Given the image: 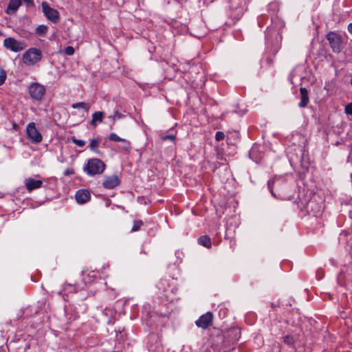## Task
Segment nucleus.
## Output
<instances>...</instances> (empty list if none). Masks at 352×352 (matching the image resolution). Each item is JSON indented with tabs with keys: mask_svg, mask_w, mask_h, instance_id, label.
Segmentation results:
<instances>
[{
	"mask_svg": "<svg viewBox=\"0 0 352 352\" xmlns=\"http://www.w3.org/2000/svg\"><path fill=\"white\" fill-rule=\"evenodd\" d=\"M106 168L104 162L98 158L88 160L83 168V170L89 176L102 174Z\"/></svg>",
	"mask_w": 352,
	"mask_h": 352,
	"instance_id": "1",
	"label": "nucleus"
},
{
	"mask_svg": "<svg viewBox=\"0 0 352 352\" xmlns=\"http://www.w3.org/2000/svg\"><path fill=\"white\" fill-rule=\"evenodd\" d=\"M42 58V52L39 49L32 47L28 49L23 56L24 64L28 66L34 65Z\"/></svg>",
	"mask_w": 352,
	"mask_h": 352,
	"instance_id": "2",
	"label": "nucleus"
},
{
	"mask_svg": "<svg viewBox=\"0 0 352 352\" xmlns=\"http://www.w3.org/2000/svg\"><path fill=\"white\" fill-rule=\"evenodd\" d=\"M46 93L45 86L38 82H32L28 87V94L34 101H41Z\"/></svg>",
	"mask_w": 352,
	"mask_h": 352,
	"instance_id": "3",
	"label": "nucleus"
},
{
	"mask_svg": "<svg viewBox=\"0 0 352 352\" xmlns=\"http://www.w3.org/2000/svg\"><path fill=\"white\" fill-rule=\"evenodd\" d=\"M326 38L333 52L335 53L340 52L342 43V36L335 32H329L327 34Z\"/></svg>",
	"mask_w": 352,
	"mask_h": 352,
	"instance_id": "4",
	"label": "nucleus"
},
{
	"mask_svg": "<svg viewBox=\"0 0 352 352\" xmlns=\"http://www.w3.org/2000/svg\"><path fill=\"white\" fill-rule=\"evenodd\" d=\"M4 47L14 52H19L25 49L24 43L19 41L12 37L6 38L3 41Z\"/></svg>",
	"mask_w": 352,
	"mask_h": 352,
	"instance_id": "5",
	"label": "nucleus"
},
{
	"mask_svg": "<svg viewBox=\"0 0 352 352\" xmlns=\"http://www.w3.org/2000/svg\"><path fill=\"white\" fill-rule=\"evenodd\" d=\"M28 138L34 143H38L42 141V135L36 128L34 122H30L28 124L27 129Z\"/></svg>",
	"mask_w": 352,
	"mask_h": 352,
	"instance_id": "6",
	"label": "nucleus"
},
{
	"mask_svg": "<svg viewBox=\"0 0 352 352\" xmlns=\"http://www.w3.org/2000/svg\"><path fill=\"white\" fill-rule=\"evenodd\" d=\"M41 6L43 13L49 20L54 23L59 21V14L56 10L52 8L46 2H43Z\"/></svg>",
	"mask_w": 352,
	"mask_h": 352,
	"instance_id": "7",
	"label": "nucleus"
},
{
	"mask_svg": "<svg viewBox=\"0 0 352 352\" xmlns=\"http://www.w3.org/2000/svg\"><path fill=\"white\" fill-rule=\"evenodd\" d=\"M120 184V179L116 175L104 176L102 186L106 189H113Z\"/></svg>",
	"mask_w": 352,
	"mask_h": 352,
	"instance_id": "8",
	"label": "nucleus"
},
{
	"mask_svg": "<svg viewBox=\"0 0 352 352\" xmlns=\"http://www.w3.org/2000/svg\"><path fill=\"white\" fill-rule=\"evenodd\" d=\"M212 314L211 312H207L206 314L200 316L199 318L195 322V324L198 327L206 329L212 324Z\"/></svg>",
	"mask_w": 352,
	"mask_h": 352,
	"instance_id": "9",
	"label": "nucleus"
},
{
	"mask_svg": "<svg viewBox=\"0 0 352 352\" xmlns=\"http://www.w3.org/2000/svg\"><path fill=\"white\" fill-rule=\"evenodd\" d=\"M43 185V181L28 177L25 181V186L28 192L40 188Z\"/></svg>",
	"mask_w": 352,
	"mask_h": 352,
	"instance_id": "10",
	"label": "nucleus"
},
{
	"mask_svg": "<svg viewBox=\"0 0 352 352\" xmlns=\"http://www.w3.org/2000/svg\"><path fill=\"white\" fill-rule=\"evenodd\" d=\"M23 1L27 3H30L31 2L30 0H10L6 10V13L8 14H14L21 6Z\"/></svg>",
	"mask_w": 352,
	"mask_h": 352,
	"instance_id": "11",
	"label": "nucleus"
},
{
	"mask_svg": "<svg viewBox=\"0 0 352 352\" xmlns=\"http://www.w3.org/2000/svg\"><path fill=\"white\" fill-rule=\"evenodd\" d=\"M76 200L78 204H85L87 202L90 198L91 195L88 190L86 189H80L78 190L75 195Z\"/></svg>",
	"mask_w": 352,
	"mask_h": 352,
	"instance_id": "12",
	"label": "nucleus"
},
{
	"mask_svg": "<svg viewBox=\"0 0 352 352\" xmlns=\"http://www.w3.org/2000/svg\"><path fill=\"white\" fill-rule=\"evenodd\" d=\"M300 102H299L298 106L301 108L306 107L309 102L308 91L305 87H300Z\"/></svg>",
	"mask_w": 352,
	"mask_h": 352,
	"instance_id": "13",
	"label": "nucleus"
},
{
	"mask_svg": "<svg viewBox=\"0 0 352 352\" xmlns=\"http://www.w3.org/2000/svg\"><path fill=\"white\" fill-rule=\"evenodd\" d=\"M98 274V272L94 270H85L82 272V278L85 282H92L97 278Z\"/></svg>",
	"mask_w": 352,
	"mask_h": 352,
	"instance_id": "14",
	"label": "nucleus"
},
{
	"mask_svg": "<svg viewBox=\"0 0 352 352\" xmlns=\"http://www.w3.org/2000/svg\"><path fill=\"white\" fill-rule=\"evenodd\" d=\"M104 118V113L102 111H96L92 115V119L90 122V124L94 127L97 126V122H102Z\"/></svg>",
	"mask_w": 352,
	"mask_h": 352,
	"instance_id": "15",
	"label": "nucleus"
},
{
	"mask_svg": "<svg viewBox=\"0 0 352 352\" xmlns=\"http://www.w3.org/2000/svg\"><path fill=\"white\" fill-rule=\"evenodd\" d=\"M100 144V140L98 138H93L90 140L89 147L90 150L95 153H98V147Z\"/></svg>",
	"mask_w": 352,
	"mask_h": 352,
	"instance_id": "16",
	"label": "nucleus"
},
{
	"mask_svg": "<svg viewBox=\"0 0 352 352\" xmlns=\"http://www.w3.org/2000/svg\"><path fill=\"white\" fill-rule=\"evenodd\" d=\"M198 243H199V244H200L206 248H210L212 245V242H211L210 238L206 235L201 236L198 239Z\"/></svg>",
	"mask_w": 352,
	"mask_h": 352,
	"instance_id": "17",
	"label": "nucleus"
},
{
	"mask_svg": "<svg viewBox=\"0 0 352 352\" xmlns=\"http://www.w3.org/2000/svg\"><path fill=\"white\" fill-rule=\"evenodd\" d=\"M73 109H83L86 112H88L90 109V104L84 102L74 103L72 105Z\"/></svg>",
	"mask_w": 352,
	"mask_h": 352,
	"instance_id": "18",
	"label": "nucleus"
},
{
	"mask_svg": "<svg viewBox=\"0 0 352 352\" xmlns=\"http://www.w3.org/2000/svg\"><path fill=\"white\" fill-rule=\"evenodd\" d=\"M47 32V27L44 25H38L36 29V33L38 35L43 36L45 35Z\"/></svg>",
	"mask_w": 352,
	"mask_h": 352,
	"instance_id": "19",
	"label": "nucleus"
},
{
	"mask_svg": "<svg viewBox=\"0 0 352 352\" xmlns=\"http://www.w3.org/2000/svg\"><path fill=\"white\" fill-rule=\"evenodd\" d=\"M109 139L110 141H112V142H122L124 139L119 137L116 133H111L110 135H109Z\"/></svg>",
	"mask_w": 352,
	"mask_h": 352,
	"instance_id": "20",
	"label": "nucleus"
},
{
	"mask_svg": "<svg viewBox=\"0 0 352 352\" xmlns=\"http://www.w3.org/2000/svg\"><path fill=\"white\" fill-rule=\"evenodd\" d=\"M142 225H143L142 221H141V220L134 221L133 227L131 228V232H136V231L139 230Z\"/></svg>",
	"mask_w": 352,
	"mask_h": 352,
	"instance_id": "21",
	"label": "nucleus"
},
{
	"mask_svg": "<svg viewBox=\"0 0 352 352\" xmlns=\"http://www.w3.org/2000/svg\"><path fill=\"white\" fill-rule=\"evenodd\" d=\"M72 141L73 143H74L76 145H77L79 147H82L85 145V141L82 140H78L76 138V137L73 136L72 137Z\"/></svg>",
	"mask_w": 352,
	"mask_h": 352,
	"instance_id": "22",
	"label": "nucleus"
},
{
	"mask_svg": "<svg viewBox=\"0 0 352 352\" xmlns=\"http://www.w3.org/2000/svg\"><path fill=\"white\" fill-rule=\"evenodd\" d=\"M123 145L121 146V148L126 151H129L131 149V142L125 139L122 142Z\"/></svg>",
	"mask_w": 352,
	"mask_h": 352,
	"instance_id": "23",
	"label": "nucleus"
},
{
	"mask_svg": "<svg viewBox=\"0 0 352 352\" xmlns=\"http://www.w3.org/2000/svg\"><path fill=\"white\" fill-rule=\"evenodd\" d=\"M175 139H176V136H175V135H173V134H171V135H162V136H161V140H162L163 142L170 140V141H171L172 142H175Z\"/></svg>",
	"mask_w": 352,
	"mask_h": 352,
	"instance_id": "24",
	"label": "nucleus"
},
{
	"mask_svg": "<svg viewBox=\"0 0 352 352\" xmlns=\"http://www.w3.org/2000/svg\"><path fill=\"white\" fill-rule=\"evenodd\" d=\"M6 77H7V74H6V72L3 69H0V86L2 85L6 80Z\"/></svg>",
	"mask_w": 352,
	"mask_h": 352,
	"instance_id": "25",
	"label": "nucleus"
},
{
	"mask_svg": "<svg viewBox=\"0 0 352 352\" xmlns=\"http://www.w3.org/2000/svg\"><path fill=\"white\" fill-rule=\"evenodd\" d=\"M225 138V134L222 131H217L215 134V140L217 141H221L223 140Z\"/></svg>",
	"mask_w": 352,
	"mask_h": 352,
	"instance_id": "26",
	"label": "nucleus"
},
{
	"mask_svg": "<svg viewBox=\"0 0 352 352\" xmlns=\"http://www.w3.org/2000/svg\"><path fill=\"white\" fill-rule=\"evenodd\" d=\"M344 112L347 115H352V103H349L345 106Z\"/></svg>",
	"mask_w": 352,
	"mask_h": 352,
	"instance_id": "27",
	"label": "nucleus"
},
{
	"mask_svg": "<svg viewBox=\"0 0 352 352\" xmlns=\"http://www.w3.org/2000/svg\"><path fill=\"white\" fill-rule=\"evenodd\" d=\"M65 52L67 55L72 56L74 54V48L72 46H67L65 49Z\"/></svg>",
	"mask_w": 352,
	"mask_h": 352,
	"instance_id": "28",
	"label": "nucleus"
},
{
	"mask_svg": "<svg viewBox=\"0 0 352 352\" xmlns=\"http://www.w3.org/2000/svg\"><path fill=\"white\" fill-rule=\"evenodd\" d=\"M284 342L287 343V344H292L294 343V339L290 336H286L283 338Z\"/></svg>",
	"mask_w": 352,
	"mask_h": 352,
	"instance_id": "29",
	"label": "nucleus"
},
{
	"mask_svg": "<svg viewBox=\"0 0 352 352\" xmlns=\"http://www.w3.org/2000/svg\"><path fill=\"white\" fill-rule=\"evenodd\" d=\"M75 173V171L73 168H67L65 171H64V175L65 176H71V175H73Z\"/></svg>",
	"mask_w": 352,
	"mask_h": 352,
	"instance_id": "30",
	"label": "nucleus"
},
{
	"mask_svg": "<svg viewBox=\"0 0 352 352\" xmlns=\"http://www.w3.org/2000/svg\"><path fill=\"white\" fill-rule=\"evenodd\" d=\"M274 183V182L273 180H269L267 182V186H268V188L270 190L272 195L275 197L276 195H274L273 190H272Z\"/></svg>",
	"mask_w": 352,
	"mask_h": 352,
	"instance_id": "31",
	"label": "nucleus"
},
{
	"mask_svg": "<svg viewBox=\"0 0 352 352\" xmlns=\"http://www.w3.org/2000/svg\"><path fill=\"white\" fill-rule=\"evenodd\" d=\"M166 284V280H162L159 283H158V288L160 289H163V291L164 292L165 290L164 289L163 287Z\"/></svg>",
	"mask_w": 352,
	"mask_h": 352,
	"instance_id": "32",
	"label": "nucleus"
},
{
	"mask_svg": "<svg viewBox=\"0 0 352 352\" xmlns=\"http://www.w3.org/2000/svg\"><path fill=\"white\" fill-rule=\"evenodd\" d=\"M230 243V248H232V250H234L235 248V246L236 245V241L234 239H231Z\"/></svg>",
	"mask_w": 352,
	"mask_h": 352,
	"instance_id": "33",
	"label": "nucleus"
},
{
	"mask_svg": "<svg viewBox=\"0 0 352 352\" xmlns=\"http://www.w3.org/2000/svg\"><path fill=\"white\" fill-rule=\"evenodd\" d=\"M347 30H348V32L352 34V23L349 24L348 25V28H347Z\"/></svg>",
	"mask_w": 352,
	"mask_h": 352,
	"instance_id": "34",
	"label": "nucleus"
},
{
	"mask_svg": "<svg viewBox=\"0 0 352 352\" xmlns=\"http://www.w3.org/2000/svg\"><path fill=\"white\" fill-rule=\"evenodd\" d=\"M116 116L118 117V118H120L121 117V115L120 114H118V113H116Z\"/></svg>",
	"mask_w": 352,
	"mask_h": 352,
	"instance_id": "35",
	"label": "nucleus"
},
{
	"mask_svg": "<svg viewBox=\"0 0 352 352\" xmlns=\"http://www.w3.org/2000/svg\"><path fill=\"white\" fill-rule=\"evenodd\" d=\"M3 35V33L1 32V31H0V36Z\"/></svg>",
	"mask_w": 352,
	"mask_h": 352,
	"instance_id": "36",
	"label": "nucleus"
},
{
	"mask_svg": "<svg viewBox=\"0 0 352 352\" xmlns=\"http://www.w3.org/2000/svg\"><path fill=\"white\" fill-rule=\"evenodd\" d=\"M312 204H313V202L309 203V206L311 205Z\"/></svg>",
	"mask_w": 352,
	"mask_h": 352,
	"instance_id": "37",
	"label": "nucleus"
},
{
	"mask_svg": "<svg viewBox=\"0 0 352 352\" xmlns=\"http://www.w3.org/2000/svg\"><path fill=\"white\" fill-rule=\"evenodd\" d=\"M351 85L352 86V78H351Z\"/></svg>",
	"mask_w": 352,
	"mask_h": 352,
	"instance_id": "38",
	"label": "nucleus"
}]
</instances>
